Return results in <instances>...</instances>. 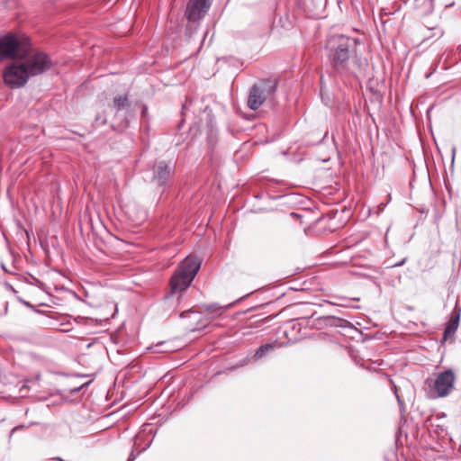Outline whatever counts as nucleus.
<instances>
[{
  "label": "nucleus",
  "instance_id": "obj_7",
  "mask_svg": "<svg viewBox=\"0 0 461 461\" xmlns=\"http://www.w3.org/2000/svg\"><path fill=\"white\" fill-rule=\"evenodd\" d=\"M455 374L451 369L438 373L434 381H431L429 384L433 385L435 392L432 393V397H446L454 389Z\"/></svg>",
  "mask_w": 461,
  "mask_h": 461
},
{
  "label": "nucleus",
  "instance_id": "obj_12",
  "mask_svg": "<svg viewBox=\"0 0 461 461\" xmlns=\"http://www.w3.org/2000/svg\"><path fill=\"white\" fill-rule=\"evenodd\" d=\"M275 348V344L272 343H267L264 345H261L257 351L255 352L253 356L254 360H258L263 358L265 356H267L268 353L273 351Z\"/></svg>",
  "mask_w": 461,
  "mask_h": 461
},
{
  "label": "nucleus",
  "instance_id": "obj_4",
  "mask_svg": "<svg viewBox=\"0 0 461 461\" xmlns=\"http://www.w3.org/2000/svg\"><path fill=\"white\" fill-rule=\"evenodd\" d=\"M22 52L21 62L29 77H35L49 70L52 66L50 58L42 51Z\"/></svg>",
  "mask_w": 461,
  "mask_h": 461
},
{
  "label": "nucleus",
  "instance_id": "obj_1",
  "mask_svg": "<svg viewBox=\"0 0 461 461\" xmlns=\"http://www.w3.org/2000/svg\"><path fill=\"white\" fill-rule=\"evenodd\" d=\"M357 41L345 35H333L327 41L329 59L337 70H345Z\"/></svg>",
  "mask_w": 461,
  "mask_h": 461
},
{
  "label": "nucleus",
  "instance_id": "obj_15",
  "mask_svg": "<svg viewBox=\"0 0 461 461\" xmlns=\"http://www.w3.org/2000/svg\"><path fill=\"white\" fill-rule=\"evenodd\" d=\"M221 307L216 306V305H208L205 306V312H212L215 314H221Z\"/></svg>",
  "mask_w": 461,
  "mask_h": 461
},
{
  "label": "nucleus",
  "instance_id": "obj_8",
  "mask_svg": "<svg viewBox=\"0 0 461 461\" xmlns=\"http://www.w3.org/2000/svg\"><path fill=\"white\" fill-rule=\"evenodd\" d=\"M29 78L21 61L7 67L4 73L5 84L12 87H21L24 86Z\"/></svg>",
  "mask_w": 461,
  "mask_h": 461
},
{
  "label": "nucleus",
  "instance_id": "obj_2",
  "mask_svg": "<svg viewBox=\"0 0 461 461\" xmlns=\"http://www.w3.org/2000/svg\"><path fill=\"white\" fill-rule=\"evenodd\" d=\"M201 266V261L195 257H186L170 279L172 294H181L192 283Z\"/></svg>",
  "mask_w": 461,
  "mask_h": 461
},
{
  "label": "nucleus",
  "instance_id": "obj_9",
  "mask_svg": "<svg viewBox=\"0 0 461 461\" xmlns=\"http://www.w3.org/2000/svg\"><path fill=\"white\" fill-rule=\"evenodd\" d=\"M211 6V0H190L187 7L188 20L198 21L208 12Z\"/></svg>",
  "mask_w": 461,
  "mask_h": 461
},
{
  "label": "nucleus",
  "instance_id": "obj_18",
  "mask_svg": "<svg viewBox=\"0 0 461 461\" xmlns=\"http://www.w3.org/2000/svg\"><path fill=\"white\" fill-rule=\"evenodd\" d=\"M191 312H185L181 313V317H184L185 314L190 313Z\"/></svg>",
  "mask_w": 461,
  "mask_h": 461
},
{
  "label": "nucleus",
  "instance_id": "obj_5",
  "mask_svg": "<svg viewBox=\"0 0 461 461\" xmlns=\"http://www.w3.org/2000/svg\"><path fill=\"white\" fill-rule=\"evenodd\" d=\"M130 107L131 101L127 93L115 95L109 104L110 110L113 113V120L120 129H125L129 126Z\"/></svg>",
  "mask_w": 461,
  "mask_h": 461
},
{
  "label": "nucleus",
  "instance_id": "obj_17",
  "mask_svg": "<svg viewBox=\"0 0 461 461\" xmlns=\"http://www.w3.org/2000/svg\"><path fill=\"white\" fill-rule=\"evenodd\" d=\"M134 460V456L133 454L131 453V455L130 456V457L128 458L127 461H133Z\"/></svg>",
  "mask_w": 461,
  "mask_h": 461
},
{
  "label": "nucleus",
  "instance_id": "obj_16",
  "mask_svg": "<svg viewBox=\"0 0 461 461\" xmlns=\"http://www.w3.org/2000/svg\"><path fill=\"white\" fill-rule=\"evenodd\" d=\"M147 110H148L147 106L144 105L143 108H142V112H141V114H142L143 117L145 116V114L147 113Z\"/></svg>",
  "mask_w": 461,
  "mask_h": 461
},
{
  "label": "nucleus",
  "instance_id": "obj_20",
  "mask_svg": "<svg viewBox=\"0 0 461 461\" xmlns=\"http://www.w3.org/2000/svg\"><path fill=\"white\" fill-rule=\"evenodd\" d=\"M402 262L396 264L395 266H402Z\"/></svg>",
  "mask_w": 461,
  "mask_h": 461
},
{
  "label": "nucleus",
  "instance_id": "obj_19",
  "mask_svg": "<svg viewBox=\"0 0 461 461\" xmlns=\"http://www.w3.org/2000/svg\"><path fill=\"white\" fill-rule=\"evenodd\" d=\"M396 397H397L398 402H400L401 401H400V397H399V395H398V394H396Z\"/></svg>",
  "mask_w": 461,
  "mask_h": 461
},
{
  "label": "nucleus",
  "instance_id": "obj_11",
  "mask_svg": "<svg viewBox=\"0 0 461 461\" xmlns=\"http://www.w3.org/2000/svg\"><path fill=\"white\" fill-rule=\"evenodd\" d=\"M461 316V307L456 303L454 309L451 312L449 320L446 325L444 330V339H453L458 326Z\"/></svg>",
  "mask_w": 461,
  "mask_h": 461
},
{
  "label": "nucleus",
  "instance_id": "obj_3",
  "mask_svg": "<svg viewBox=\"0 0 461 461\" xmlns=\"http://www.w3.org/2000/svg\"><path fill=\"white\" fill-rule=\"evenodd\" d=\"M277 80L267 78L254 84L249 93L248 106L258 109L267 100L272 99L277 89Z\"/></svg>",
  "mask_w": 461,
  "mask_h": 461
},
{
  "label": "nucleus",
  "instance_id": "obj_6",
  "mask_svg": "<svg viewBox=\"0 0 461 461\" xmlns=\"http://www.w3.org/2000/svg\"><path fill=\"white\" fill-rule=\"evenodd\" d=\"M19 52H25V49L14 33L0 37V60L15 59Z\"/></svg>",
  "mask_w": 461,
  "mask_h": 461
},
{
  "label": "nucleus",
  "instance_id": "obj_14",
  "mask_svg": "<svg viewBox=\"0 0 461 461\" xmlns=\"http://www.w3.org/2000/svg\"><path fill=\"white\" fill-rule=\"evenodd\" d=\"M155 352L166 353L173 351V348L167 347L165 342H161L154 346Z\"/></svg>",
  "mask_w": 461,
  "mask_h": 461
},
{
  "label": "nucleus",
  "instance_id": "obj_13",
  "mask_svg": "<svg viewBox=\"0 0 461 461\" xmlns=\"http://www.w3.org/2000/svg\"><path fill=\"white\" fill-rule=\"evenodd\" d=\"M306 322V318L299 317L293 320H290L286 322V327L292 330H297L298 333L302 332L303 327Z\"/></svg>",
  "mask_w": 461,
  "mask_h": 461
},
{
  "label": "nucleus",
  "instance_id": "obj_10",
  "mask_svg": "<svg viewBox=\"0 0 461 461\" xmlns=\"http://www.w3.org/2000/svg\"><path fill=\"white\" fill-rule=\"evenodd\" d=\"M172 174V167L165 161H159L153 167L152 180L158 185H163L167 182Z\"/></svg>",
  "mask_w": 461,
  "mask_h": 461
}]
</instances>
